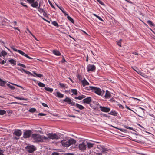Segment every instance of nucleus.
<instances>
[{"instance_id": "f257e3e1", "label": "nucleus", "mask_w": 155, "mask_h": 155, "mask_svg": "<svg viewBox=\"0 0 155 155\" xmlns=\"http://www.w3.org/2000/svg\"><path fill=\"white\" fill-rule=\"evenodd\" d=\"M76 142L75 140L71 138L68 140H63L61 141V143L63 146L67 147L72 144H75Z\"/></svg>"}, {"instance_id": "f03ea898", "label": "nucleus", "mask_w": 155, "mask_h": 155, "mask_svg": "<svg viewBox=\"0 0 155 155\" xmlns=\"http://www.w3.org/2000/svg\"><path fill=\"white\" fill-rule=\"evenodd\" d=\"M31 137L32 140L34 142L38 143L43 141L41 136L39 134H32L31 135Z\"/></svg>"}, {"instance_id": "7ed1b4c3", "label": "nucleus", "mask_w": 155, "mask_h": 155, "mask_svg": "<svg viewBox=\"0 0 155 155\" xmlns=\"http://www.w3.org/2000/svg\"><path fill=\"white\" fill-rule=\"evenodd\" d=\"M88 90H92V91H94L95 93L99 95H101L102 94V91L101 89L97 87L90 86Z\"/></svg>"}, {"instance_id": "20e7f679", "label": "nucleus", "mask_w": 155, "mask_h": 155, "mask_svg": "<svg viewBox=\"0 0 155 155\" xmlns=\"http://www.w3.org/2000/svg\"><path fill=\"white\" fill-rule=\"evenodd\" d=\"M25 148L29 153H32L36 150L35 146L33 145H27L25 147Z\"/></svg>"}, {"instance_id": "39448f33", "label": "nucleus", "mask_w": 155, "mask_h": 155, "mask_svg": "<svg viewBox=\"0 0 155 155\" xmlns=\"http://www.w3.org/2000/svg\"><path fill=\"white\" fill-rule=\"evenodd\" d=\"M97 148H102V150L101 152L103 153H109L111 152V149L105 148L104 146H97Z\"/></svg>"}, {"instance_id": "423d86ee", "label": "nucleus", "mask_w": 155, "mask_h": 155, "mask_svg": "<svg viewBox=\"0 0 155 155\" xmlns=\"http://www.w3.org/2000/svg\"><path fill=\"white\" fill-rule=\"evenodd\" d=\"M32 131L30 130H25L23 134V137L24 138H29L31 135Z\"/></svg>"}, {"instance_id": "0eeeda50", "label": "nucleus", "mask_w": 155, "mask_h": 155, "mask_svg": "<svg viewBox=\"0 0 155 155\" xmlns=\"http://www.w3.org/2000/svg\"><path fill=\"white\" fill-rule=\"evenodd\" d=\"M47 135L49 138L53 140L58 139L60 138L59 136L53 133L48 134H47Z\"/></svg>"}, {"instance_id": "6e6552de", "label": "nucleus", "mask_w": 155, "mask_h": 155, "mask_svg": "<svg viewBox=\"0 0 155 155\" xmlns=\"http://www.w3.org/2000/svg\"><path fill=\"white\" fill-rule=\"evenodd\" d=\"M63 103L64 102H67L68 104L71 105V106H74L75 103L74 102L72 101L70 98L66 97V98L63 101Z\"/></svg>"}, {"instance_id": "1a4fd4ad", "label": "nucleus", "mask_w": 155, "mask_h": 155, "mask_svg": "<svg viewBox=\"0 0 155 155\" xmlns=\"http://www.w3.org/2000/svg\"><path fill=\"white\" fill-rule=\"evenodd\" d=\"M87 70L88 71H94L96 70V67L94 65L89 64L87 68Z\"/></svg>"}, {"instance_id": "9d476101", "label": "nucleus", "mask_w": 155, "mask_h": 155, "mask_svg": "<svg viewBox=\"0 0 155 155\" xmlns=\"http://www.w3.org/2000/svg\"><path fill=\"white\" fill-rule=\"evenodd\" d=\"M37 1V0L36 1H35V0L33 2L31 3V7L36 8H39V7H40L41 6L40 3H39V5Z\"/></svg>"}, {"instance_id": "9b49d317", "label": "nucleus", "mask_w": 155, "mask_h": 155, "mask_svg": "<svg viewBox=\"0 0 155 155\" xmlns=\"http://www.w3.org/2000/svg\"><path fill=\"white\" fill-rule=\"evenodd\" d=\"M92 101V99L91 97H88L84 98L83 100V102L85 104H90Z\"/></svg>"}, {"instance_id": "f8f14e48", "label": "nucleus", "mask_w": 155, "mask_h": 155, "mask_svg": "<svg viewBox=\"0 0 155 155\" xmlns=\"http://www.w3.org/2000/svg\"><path fill=\"white\" fill-rule=\"evenodd\" d=\"M13 134L18 137H20L22 134V132L21 130L17 129L14 131Z\"/></svg>"}, {"instance_id": "ddd939ff", "label": "nucleus", "mask_w": 155, "mask_h": 155, "mask_svg": "<svg viewBox=\"0 0 155 155\" xmlns=\"http://www.w3.org/2000/svg\"><path fill=\"white\" fill-rule=\"evenodd\" d=\"M79 149L81 150L84 151L85 150L86 148V145L84 143H82L81 144L79 145Z\"/></svg>"}, {"instance_id": "4468645a", "label": "nucleus", "mask_w": 155, "mask_h": 155, "mask_svg": "<svg viewBox=\"0 0 155 155\" xmlns=\"http://www.w3.org/2000/svg\"><path fill=\"white\" fill-rule=\"evenodd\" d=\"M100 108L101 109V110L104 112H109L110 110V108L103 107L101 106H100Z\"/></svg>"}, {"instance_id": "2eb2a0df", "label": "nucleus", "mask_w": 155, "mask_h": 155, "mask_svg": "<svg viewBox=\"0 0 155 155\" xmlns=\"http://www.w3.org/2000/svg\"><path fill=\"white\" fill-rule=\"evenodd\" d=\"M11 48L14 51L16 52H18L22 55L25 56V55L26 54L24 52H23L22 51L19 50H17V49L15 48L14 46H12L11 47Z\"/></svg>"}, {"instance_id": "dca6fc26", "label": "nucleus", "mask_w": 155, "mask_h": 155, "mask_svg": "<svg viewBox=\"0 0 155 155\" xmlns=\"http://www.w3.org/2000/svg\"><path fill=\"white\" fill-rule=\"evenodd\" d=\"M111 95L110 94V92L108 90H106L105 95L104 97L105 98L108 99L110 98L111 97Z\"/></svg>"}, {"instance_id": "f3484780", "label": "nucleus", "mask_w": 155, "mask_h": 155, "mask_svg": "<svg viewBox=\"0 0 155 155\" xmlns=\"http://www.w3.org/2000/svg\"><path fill=\"white\" fill-rule=\"evenodd\" d=\"M81 82L82 83L84 87L86 85H88L89 84V83L84 78L83 81H82Z\"/></svg>"}, {"instance_id": "a211bd4d", "label": "nucleus", "mask_w": 155, "mask_h": 155, "mask_svg": "<svg viewBox=\"0 0 155 155\" xmlns=\"http://www.w3.org/2000/svg\"><path fill=\"white\" fill-rule=\"evenodd\" d=\"M75 105L77 108H78L80 110H82L84 109V107L83 106L78 103H76Z\"/></svg>"}, {"instance_id": "6ab92c4d", "label": "nucleus", "mask_w": 155, "mask_h": 155, "mask_svg": "<svg viewBox=\"0 0 155 155\" xmlns=\"http://www.w3.org/2000/svg\"><path fill=\"white\" fill-rule=\"evenodd\" d=\"M56 97L59 98H62L64 97V94L60 93L59 92H56Z\"/></svg>"}, {"instance_id": "aec40b11", "label": "nucleus", "mask_w": 155, "mask_h": 155, "mask_svg": "<svg viewBox=\"0 0 155 155\" xmlns=\"http://www.w3.org/2000/svg\"><path fill=\"white\" fill-rule=\"evenodd\" d=\"M53 53L56 56H60L61 55V53L60 52L57 50H53Z\"/></svg>"}, {"instance_id": "412c9836", "label": "nucleus", "mask_w": 155, "mask_h": 155, "mask_svg": "<svg viewBox=\"0 0 155 155\" xmlns=\"http://www.w3.org/2000/svg\"><path fill=\"white\" fill-rule=\"evenodd\" d=\"M22 70L25 72V73L26 74H28V75H31L32 76H34V77H35V76L32 73H31V72H30L29 71H28L26 70H25L23 68H22Z\"/></svg>"}, {"instance_id": "4be33fe9", "label": "nucleus", "mask_w": 155, "mask_h": 155, "mask_svg": "<svg viewBox=\"0 0 155 155\" xmlns=\"http://www.w3.org/2000/svg\"><path fill=\"white\" fill-rule=\"evenodd\" d=\"M45 90L48 92H49L51 93L53 91V89L52 88H50L48 87H45Z\"/></svg>"}, {"instance_id": "5701e85b", "label": "nucleus", "mask_w": 155, "mask_h": 155, "mask_svg": "<svg viewBox=\"0 0 155 155\" xmlns=\"http://www.w3.org/2000/svg\"><path fill=\"white\" fill-rule=\"evenodd\" d=\"M147 22L150 26L155 27V25L151 21L148 20L147 21Z\"/></svg>"}, {"instance_id": "b1692460", "label": "nucleus", "mask_w": 155, "mask_h": 155, "mask_svg": "<svg viewBox=\"0 0 155 155\" xmlns=\"http://www.w3.org/2000/svg\"><path fill=\"white\" fill-rule=\"evenodd\" d=\"M109 114L114 116H117V113L113 110Z\"/></svg>"}, {"instance_id": "393cba45", "label": "nucleus", "mask_w": 155, "mask_h": 155, "mask_svg": "<svg viewBox=\"0 0 155 155\" xmlns=\"http://www.w3.org/2000/svg\"><path fill=\"white\" fill-rule=\"evenodd\" d=\"M6 82L3 81L0 78V86L2 87H4L6 84Z\"/></svg>"}, {"instance_id": "a878e982", "label": "nucleus", "mask_w": 155, "mask_h": 155, "mask_svg": "<svg viewBox=\"0 0 155 155\" xmlns=\"http://www.w3.org/2000/svg\"><path fill=\"white\" fill-rule=\"evenodd\" d=\"M8 61L11 64L13 65H15L16 64V61L13 59H11L8 60Z\"/></svg>"}, {"instance_id": "bb28decb", "label": "nucleus", "mask_w": 155, "mask_h": 155, "mask_svg": "<svg viewBox=\"0 0 155 155\" xmlns=\"http://www.w3.org/2000/svg\"><path fill=\"white\" fill-rule=\"evenodd\" d=\"M33 73L37 77H38L39 78H41L42 77H43V75L42 74H38L36 73L35 71H33Z\"/></svg>"}, {"instance_id": "cd10ccee", "label": "nucleus", "mask_w": 155, "mask_h": 155, "mask_svg": "<svg viewBox=\"0 0 155 155\" xmlns=\"http://www.w3.org/2000/svg\"><path fill=\"white\" fill-rule=\"evenodd\" d=\"M15 98L17 99H18L20 100H26L28 101V99L27 98H24L22 97H15Z\"/></svg>"}, {"instance_id": "c85d7f7f", "label": "nucleus", "mask_w": 155, "mask_h": 155, "mask_svg": "<svg viewBox=\"0 0 155 155\" xmlns=\"http://www.w3.org/2000/svg\"><path fill=\"white\" fill-rule=\"evenodd\" d=\"M71 92H72L73 94H74L75 95H77L78 94L77 91L76 89H72L71 91Z\"/></svg>"}, {"instance_id": "c756f323", "label": "nucleus", "mask_w": 155, "mask_h": 155, "mask_svg": "<svg viewBox=\"0 0 155 155\" xmlns=\"http://www.w3.org/2000/svg\"><path fill=\"white\" fill-rule=\"evenodd\" d=\"M59 85L60 86V87L61 88H64L65 87L67 88L68 87H66V84H65L59 83Z\"/></svg>"}, {"instance_id": "7c9ffc66", "label": "nucleus", "mask_w": 155, "mask_h": 155, "mask_svg": "<svg viewBox=\"0 0 155 155\" xmlns=\"http://www.w3.org/2000/svg\"><path fill=\"white\" fill-rule=\"evenodd\" d=\"M67 18L72 23H74V20L70 16L68 15L67 17Z\"/></svg>"}, {"instance_id": "2f4dec72", "label": "nucleus", "mask_w": 155, "mask_h": 155, "mask_svg": "<svg viewBox=\"0 0 155 155\" xmlns=\"http://www.w3.org/2000/svg\"><path fill=\"white\" fill-rule=\"evenodd\" d=\"M93 15L96 17L97 18L100 20L102 21H104V20L100 17L97 15L96 14L94 13L93 14Z\"/></svg>"}, {"instance_id": "473e14b6", "label": "nucleus", "mask_w": 155, "mask_h": 155, "mask_svg": "<svg viewBox=\"0 0 155 155\" xmlns=\"http://www.w3.org/2000/svg\"><path fill=\"white\" fill-rule=\"evenodd\" d=\"M52 24L55 26H56L58 27H59V25L56 21H52Z\"/></svg>"}, {"instance_id": "72a5a7b5", "label": "nucleus", "mask_w": 155, "mask_h": 155, "mask_svg": "<svg viewBox=\"0 0 155 155\" xmlns=\"http://www.w3.org/2000/svg\"><path fill=\"white\" fill-rule=\"evenodd\" d=\"M7 85L12 90H14L15 89L14 87L10 85L9 84H7Z\"/></svg>"}, {"instance_id": "f704fd0d", "label": "nucleus", "mask_w": 155, "mask_h": 155, "mask_svg": "<svg viewBox=\"0 0 155 155\" xmlns=\"http://www.w3.org/2000/svg\"><path fill=\"white\" fill-rule=\"evenodd\" d=\"M7 54V53L5 51L2 50V51L1 52V55L2 56H3L4 57Z\"/></svg>"}, {"instance_id": "c9c22d12", "label": "nucleus", "mask_w": 155, "mask_h": 155, "mask_svg": "<svg viewBox=\"0 0 155 155\" xmlns=\"http://www.w3.org/2000/svg\"><path fill=\"white\" fill-rule=\"evenodd\" d=\"M36 110L35 108H32L30 109L29 110V112L31 113H34L35 112Z\"/></svg>"}, {"instance_id": "e433bc0d", "label": "nucleus", "mask_w": 155, "mask_h": 155, "mask_svg": "<svg viewBox=\"0 0 155 155\" xmlns=\"http://www.w3.org/2000/svg\"><path fill=\"white\" fill-rule=\"evenodd\" d=\"M38 85L40 87H45V84H44L43 83L41 82H39L38 83Z\"/></svg>"}, {"instance_id": "4c0bfd02", "label": "nucleus", "mask_w": 155, "mask_h": 155, "mask_svg": "<svg viewBox=\"0 0 155 155\" xmlns=\"http://www.w3.org/2000/svg\"><path fill=\"white\" fill-rule=\"evenodd\" d=\"M6 113V112L5 110H0V115H3L5 114Z\"/></svg>"}, {"instance_id": "58836bf2", "label": "nucleus", "mask_w": 155, "mask_h": 155, "mask_svg": "<svg viewBox=\"0 0 155 155\" xmlns=\"http://www.w3.org/2000/svg\"><path fill=\"white\" fill-rule=\"evenodd\" d=\"M87 147L88 148H90L93 147V144L91 143H87Z\"/></svg>"}, {"instance_id": "ea45409f", "label": "nucleus", "mask_w": 155, "mask_h": 155, "mask_svg": "<svg viewBox=\"0 0 155 155\" xmlns=\"http://www.w3.org/2000/svg\"><path fill=\"white\" fill-rule=\"evenodd\" d=\"M124 127L126 129H129L132 130H134L133 128H132V127H130L128 126H127V125H124Z\"/></svg>"}, {"instance_id": "a19ab883", "label": "nucleus", "mask_w": 155, "mask_h": 155, "mask_svg": "<svg viewBox=\"0 0 155 155\" xmlns=\"http://www.w3.org/2000/svg\"><path fill=\"white\" fill-rule=\"evenodd\" d=\"M121 41H122V39H120L118 41L116 42L118 45L119 46L121 47Z\"/></svg>"}, {"instance_id": "79ce46f5", "label": "nucleus", "mask_w": 155, "mask_h": 155, "mask_svg": "<svg viewBox=\"0 0 155 155\" xmlns=\"http://www.w3.org/2000/svg\"><path fill=\"white\" fill-rule=\"evenodd\" d=\"M78 78L79 81H83L82 79L83 78L81 76L79 75H78Z\"/></svg>"}, {"instance_id": "37998d69", "label": "nucleus", "mask_w": 155, "mask_h": 155, "mask_svg": "<svg viewBox=\"0 0 155 155\" xmlns=\"http://www.w3.org/2000/svg\"><path fill=\"white\" fill-rule=\"evenodd\" d=\"M74 98L75 99H78L79 100H81L82 99L81 95L79 96L78 97H75Z\"/></svg>"}, {"instance_id": "c03bdc74", "label": "nucleus", "mask_w": 155, "mask_h": 155, "mask_svg": "<svg viewBox=\"0 0 155 155\" xmlns=\"http://www.w3.org/2000/svg\"><path fill=\"white\" fill-rule=\"evenodd\" d=\"M18 65L21 66L24 68H25L26 67L25 65L22 64L20 63H19V64H18Z\"/></svg>"}, {"instance_id": "a18cd8bd", "label": "nucleus", "mask_w": 155, "mask_h": 155, "mask_svg": "<svg viewBox=\"0 0 155 155\" xmlns=\"http://www.w3.org/2000/svg\"><path fill=\"white\" fill-rule=\"evenodd\" d=\"M100 4L102 5H104V4L100 0H96Z\"/></svg>"}, {"instance_id": "49530a36", "label": "nucleus", "mask_w": 155, "mask_h": 155, "mask_svg": "<svg viewBox=\"0 0 155 155\" xmlns=\"http://www.w3.org/2000/svg\"><path fill=\"white\" fill-rule=\"evenodd\" d=\"M39 7V8H37V9H38V11L41 12H44V10L43 9L41 8H40V7Z\"/></svg>"}, {"instance_id": "de8ad7c7", "label": "nucleus", "mask_w": 155, "mask_h": 155, "mask_svg": "<svg viewBox=\"0 0 155 155\" xmlns=\"http://www.w3.org/2000/svg\"><path fill=\"white\" fill-rule=\"evenodd\" d=\"M28 2V3L30 4H31V3H32V2H33L35 1V0H26Z\"/></svg>"}, {"instance_id": "09e8293b", "label": "nucleus", "mask_w": 155, "mask_h": 155, "mask_svg": "<svg viewBox=\"0 0 155 155\" xmlns=\"http://www.w3.org/2000/svg\"><path fill=\"white\" fill-rule=\"evenodd\" d=\"M20 4L23 6H24V7H25V8H27L28 7V6L25 5L24 4V3H23L22 2H20Z\"/></svg>"}, {"instance_id": "8fccbe9b", "label": "nucleus", "mask_w": 155, "mask_h": 155, "mask_svg": "<svg viewBox=\"0 0 155 155\" xmlns=\"http://www.w3.org/2000/svg\"><path fill=\"white\" fill-rule=\"evenodd\" d=\"M117 129L120 130V131L123 132H125V131H126V130H125V129H123L122 128H118V129Z\"/></svg>"}, {"instance_id": "3c124183", "label": "nucleus", "mask_w": 155, "mask_h": 155, "mask_svg": "<svg viewBox=\"0 0 155 155\" xmlns=\"http://www.w3.org/2000/svg\"><path fill=\"white\" fill-rule=\"evenodd\" d=\"M25 56L27 57V58H28L30 59H33L32 58H31V57L29 56L27 54H26L25 55Z\"/></svg>"}, {"instance_id": "603ef678", "label": "nucleus", "mask_w": 155, "mask_h": 155, "mask_svg": "<svg viewBox=\"0 0 155 155\" xmlns=\"http://www.w3.org/2000/svg\"><path fill=\"white\" fill-rule=\"evenodd\" d=\"M59 153L54 152L52 153L51 155H59Z\"/></svg>"}, {"instance_id": "864d4df0", "label": "nucleus", "mask_w": 155, "mask_h": 155, "mask_svg": "<svg viewBox=\"0 0 155 155\" xmlns=\"http://www.w3.org/2000/svg\"><path fill=\"white\" fill-rule=\"evenodd\" d=\"M41 137H42V138L43 139H43H44L45 140H47L48 139V138H49L48 137H46L45 136H41Z\"/></svg>"}, {"instance_id": "5fc2aeb1", "label": "nucleus", "mask_w": 155, "mask_h": 155, "mask_svg": "<svg viewBox=\"0 0 155 155\" xmlns=\"http://www.w3.org/2000/svg\"><path fill=\"white\" fill-rule=\"evenodd\" d=\"M12 84L14 85H15L16 86H17L18 87H20L22 89H24V88L23 87L21 86H20L18 85L15 84Z\"/></svg>"}, {"instance_id": "6e6d98bb", "label": "nucleus", "mask_w": 155, "mask_h": 155, "mask_svg": "<svg viewBox=\"0 0 155 155\" xmlns=\"http://www.w3.org/2000/svg\"><path fill=\"white\" fill-rule=\"evenodd\" d=\"M27 31L32 36H34L33 35V34L29 30L28 28H27Z\"/></svg>"}, {"instance_id": "4d7b16f0", "label": "nucleus", "mask_w": 155, "mask_h": 155, "mask_svg": "<svg viewBox=\"0 0 155 155\" xmlns=\"http://www.w3.org/2000/svg\"><path fill=\"white\" fill-rule=\"evenodd\" d=\"M43 13V15L45 17H47V13L45 12V11L44 12H42Z\"/></svg>"}, {"instance_id": "13d9d810", "label": "nucleus", "mask_w": 155, "mask_h": 155, "mask_svg": "<svg viewBox=\"0 0 155 155\" xmlns=\"http://www.w3.org/2000/svg\"><path fill=\"white\" fill-rule=\"evenodd\" d=\"M42 104L43 106H44L45 107H48V106L47 105V104L45 103H42Z\"/></svg>"}, {"instance_id": "bf43d9fd", "label": "nucleus", "mask_w": 155, "mask_h": 155, "mask_svg": "<svg viewBox=\"0 0 155 155\" xmlns=\"http://www.w3.org/2000/svg\"><path fill=\"white\" fill-rule=\"evenodd\" d=\"M48 1L49 3L51 5V7L53 8H54L55 7L53 5L52 3L49 0H48Z\"/></svg>"}, {"instance_id": "052dcab7", "label": "nucleus", "mask_w": 155, "mask_h": 155, "mask_svg": "<svg viewBox=\"0 0 155 155\" xmlns=\"http://www.w3.org/2000/svg\"><path fill=\"white\" fill-rule=\"evenodd\" d=\"M38 114L39 116H44L46 115V114L42 113H39Z\"/></svg>"}, {"instance_id": "680f3d73", "label": "nucleus", "mask_w": 155, "mask_h": 155, "mask_svg": "<svg viewBox=\"0 0 155 155\" xmlns=\"http://www.w3.org/2000/svg\"><path fill=\"white\" fill-rule=\"evenodd\" d=\"M61 62L63 63H64L65 62H66V61L65 60L64 58V57H63L62 60L61 61Z\"/></svg>"}, {"instance_id": "e2e57ef3", "label": "nucleus", "mask_w": 155, "mask_h": 155, "mask_svg": "<svg viewBox=\"0 0 155 155\" xmlns=\"http://www.w3.org/2000/svg\"><path fill=\"white\" fill-rule=\"evenodd\" d=\"M58 7L62 11V12H63V11H64V8L62 7H59L58 6Z\"/></svg>"}, {"instance_id": "0e129e2a", "label": "nucleus", "mask_w": 155, "mask_h": 155, "mask_svg": "<svg viewBox=\"0 0 155 155\" xmlns=\"http://www.w3.org/2000/svg\"><path fill=\"white\" fill-rule=\"evenodd\" d=\"M63 13L64 14L65 16H68V15L66 13V12L65 11H63Z\"/></svg>"}, {"instance_id": "69168bd1", "label": "nucleus", "mask_w": 155, "mask_h": 155, "mask_svg": "<svg viewBox=\"0 0 155 155\" xmlns=\"http://www.w3.org/2000/svg\"><path fill=\"white\" fill-rule=\"evenodd\" d=\"M64 155H74V154L72 153H65Z\"/></svg>"}, {"instance_id": "338daca9", "label": "nucleus", "mask_w": 155, "mask_h": 155, "mask_svg": "<svg viewBox=\"0 0 155 155\" xmlns=\"http://www.w3.org/2000/svg\"><path fill=\"white\" fill-rule=\"evenodd\" d=\"M0 64H5V61L4 60H2L0 62Z\"/></svg>"}, {"instance_id": "774afa93", "label": "nucleus", "mask_w": 155, "mask_h": 155, "mask_svg": "<svg viewBox=\"0 0 155 155\" xmlns=\"http://www.w3.org/2000/svg\"><path fill=\"white\" fill-rule=\"evenodd\" d=\"M101 114V116H104V117H108L105 114Z\"/></svg>"}]
</instances>
